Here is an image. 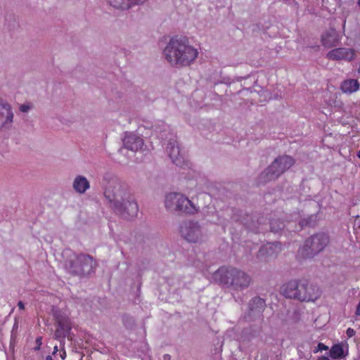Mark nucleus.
<instances>
[{
    "label": "nucleus",
    "mask_w": 360,
    "mask_h": 360,
    "mask_svg": "<svg viewBox=\"0 0 360 360\" xmlns=\"http://www.w3.org/2000/svg\"><path fill=\"white\" fill-rule=\"evenodd\" d=\"M265 301L259 297H253L249 302V313L245 316L248 321H252L255 317L260 316L265 307Z\"/></svg>",
    "instance_id": "obj_16"
},
{
    "label": "nucleus",
    "mask_w": 360,
    "mask_h": 360,
    "mask_svg": "<svg viewBox=\"0 0 360 360\" xmlns=\"http://www.w3.org/2000/svg\"><path fill=\"white\" fill-rule=\"evenodd\" d=\"M58 352V346L55 345L53 347V352L52 353L53 355L56 354V353Z\"/></svg>",
    "instance_id": "obj_31"
},
{
    "label": "nucleus",
    "mask_w": 360,
    "mask_h": 360,
    "mask_svg": "<svg viewBox=\"0 0 360 360\" xmlns=\"http://www.w3.org/2000/svg\"><path fill=\"white\" fill-rule=\"evenodd\" d=\"M80 360H82V359Z\"/></svg>",
    "instance_id": "obj_36"
},
{
    "label": "nucleus",
    "mask_w": 360,
    "mask_h": 360,
    "mask_svg": "<svg viewBox=\"0 0 360 360\" xmlns=\"http://www.w3.org/2000/svg\"><path fill=\"white\" fill-rule=\"evenodd\" d=\"M170 359V356L169 354L164 355L165 360H169Z\"/></svg>",
    "instance_id": "obj_32"
},
{
    "label": "nucleus",
    "mask_w": 360,
    "mask_h": 360,
    "mask_svg": "<svg viewBox=\"0 0 360 360\" xmlns=\"http://www.w3.org/2000/svg\"><path fill=\"white\" fill-rule=\"evenodd\" d=\"M163 54L172 66L182 68L193 64L198 57L199 51L186 37L176 36L167 44Z\"/></svg>",
    "instance_id": "obj_2"
},
{
    "label": "nucleus",
    "mask_w": 360,
    "mask_h": 360,
    "mask_svg": "<svg viewBox=\"0 0 360 360\" xmlns=\"http://www.w3.org/2000/svg\"><path fill=\"white\" fill-rule=\"evenodd\" d=\"M329 243V236L318 233L308 238L299 248L298 255L302 258H313L322 252Z\"/></svg>",
    "instance_id": "obj_7"
},
{
    "label": "nucleus",
    "mask_w": 360,
    "mask_h": 360,
    "mask_svg": "<svg viewBox=\"0 0 360 360\" xmlns=\"http://www.w3.org/2000/svg\"><path fill=\"white\" fill-rule=\"evenodd\" d=\"M321 296L319 288L306 280H300L299 301L314 302Z\"/></svg>",
    "instance_id": "obj_10"
},
{
    "label": "nucleus",
    "mask_w": 360,
    "mask_h": 360,
    "mask_svg": "<svg viewBox=\"0 0 360 360\" xmlns=\"http://www.w3.org/2000/svg\"><path fill=\"white\" fill-rule=\"evenodd\" d=\"M328 347L325 345L323 343H321V342H319L317 345V347H316L314 350H313V352L314 353H317L319 352H321V351H323V350H328Z\"/></svg>",
    "instance_id": "obj_23"
},
{
    "label": "nucleus",
    "mask_w": 360,
    "mask_h": 360,
    "mask_svg": "<svg viewBox=\"0 0 360 360\" xmlns=\"http://www.w3.org/2000/svg\"><path fill=\"white\" fill-rule=\"evenodd\" d=\"M69 258L65 262V269L73 276H85L94 272L96 262L94 258L86 254H75L70 252Z\"/></svg>",
    "instance_id": "obj_4"
},
{
    "label": "nucleus",
    "mask_w": 360,
    "mask_h": 360,
    "mask_svg": "<svg viewBox=\"0 0 360 360\" xmlns=\"http://www.w3.org/2000/svg\"><path fill=\"white\" fill-rule=\"evenodd\" d=\"M356 56V52L350 48H336L330 51L326 57L332 60L352 61Z\"/></svg>",
    "instance_id": "obj_14"
},
{
    "label": "nucleus",
    "mask_w": 360,
    "mask_h": 360,
    "mask_svg": "<svg viewBox=\"0 0 360 360\" xmlns=\"http://www.w3.org/2000/svg\"><path fill=\"white\" fill-rule=\"evenodd\" d=\"M104 196L113 210L127 219L137 216L139 207L128 188L118 178L111 177L104 190Z\"/></svg>",
    "instance_id": "obj_1"
},
{
    "label": "nucleus",
    "mask_w": 360,
    "mask_h": 360,
    "mask_svg": "<svg viewBox=\"0 0 360 360\" xmlns=\"http://www.w3.org/2000/svg\"><path fill=\"white\" fill-rule=\"evenodd\" d=\"M321 39V44L324 47L330 48L338 44L340 41V37L334 28H330L322 34Z\"/></svg>",
    "instance_id": "obj_18"
},
{
    "label": "nucleus",
    "mask_w": 360,
    "mask_h": 360,
    "mask_svg": "<svg viewBox=\"0 0 360 360\" xmlns=\"http://www.w3.org/2000/svg\"><path fill=\"white\" fill-rule=\"evenodd\" d=\"M59 354H60V358L63 360H64L65 359V357H66V352H65L64 349H62L60 350Z\"/></svg>",
    "instance_id": "obj_29"
},
{
    "label": "nucleus",
    "mask_w": 360,
    "mask_h": 360,
    "mask_svg": "<svg viewBox=\"0 0 360 360\" xmlns=\"http://www.w3.org/2000/svg\"><path fill=\"white\" fill-rule=\"evenodd\" d=\"M167 152L172 162L176 166L189 167V162L186 160L184 153L180 149L176 139H170L167 143Z\"/></svg>",
    "instance_id": "obj_12"
},
{
    "label": "nucleus",
    "mask_w": 360,
    "mask_h": 360,
    "mask_svg": "<svg viewBox=\"0 0 360 360\" xmlns=\"http://www.w3.org/2000/svg\"><path fill=\"white\" fill-rule=\"evenodd\" d=\"M36 344H37V346L35 347L34 349L39 350L41 345H42V338L41 337H38L36 339Z\"/></svg>",
    "instance_id": "obj_27"
},
{
    "label": "nucleus",
    "mask_w": 360,
    "mask_h": 360,
    "mask_svg": "<svg viewBox=\"0 0 360 360\" xmlns=\"http://www.w3.org/2000/svg\"><path fill=\"white\" fill-rule=\"evenodd\" d=\"M282 250V245L280 242L268 243L259 250L257 257L264 262L275 258Z\"/></svg>",
    "instance_id": "obj_13"
},
{
    "label": "nucleus",
    "mask_w": 360,
    "mask_h": 360,
    "mask_svg": "<svg viewBox=\"0 0 360 360\" xmlns=\"http://www.w3.org/2000/svg\"><path fill=\"white\" fill-rule=\"evenodd\" d=\"M355 315L356 316H360V300L356 307Z\"/></svg>",
    "instance_id": "obj_28"
},
{
    "label": "nucleus",
    "mask_w": 360,
    "mask_h": 360,
    "mask_svg": "<svg viewBox=\"0 0 360 360\" xmlns=\"http://www.w3.org/2000/svg\"><path fill=\"white\" fill-rule=\"evenodd\" d=\"M346 334L347 338H350L355 335L356 331L352 328H348L346 330Z\"/></svg>",
    "instance_id": "obj_26"
},
{
    "label": "nucleus",
    "mask_w": 360,
    "mask_h": 360,
    "mask_svg": "<svg viewBox=\"0 0 360 360\" xmlns=\"http://www.w3.org/2000/svg\"><path fill=\"white\" fill-rule=\"evenodd\" d=\"M181 236L189 243H200L207 239L206 231L197 221H185L179 227Z\"/></svg>",
    "instance_id": "obj_8"
},
{
    "label": "nucleus",
    "mask_w": 360,
    "mask_h": 360,
    "mask_svg": "<svg viewBox=\"0 0 360 360\" xmlns=\"http://www.w3.org/2000/svg\"><path fill=\"white\" fill-rule=\"evenodd\" d=\"M165 205L166 209L170 212H181L194 214L200 211L199 207L180 193H168L165 197Z\"/></svg>",
    "instance_id": "obj_5"
},
{
    "label": "nucleus",
    "mask_w": 360,
    "mask_h": 360,
    "mask_svg": "<svg viewBox=\"0 0 360 360\" xmlns=\"http://www.w3.org/2000/svg\"><path fill=\"white\" fill-rule=\"evenodd\" d=\"M46 360H53V358H52V356H51L48 355V356H46Z\"/></svg>",
    "instance_id": "obj_33"
},
{
    "label": "nucleus",
    "mask_w": 360,
    "mask_h": 360,
    "mask_svg": "<svg viewBox=\"0 0 360 360\" xmlns=\"http://www.w3.org/2000/svg\"><path fill=\"white\" fill-rule=\"evenodd\" d=\"M13 118L11 105L0 97V131L9 130L13 126Z\"/></svg>",
    "instance_id": "obj_11"
},
{
    "label": "nucleus",
    "mask_w": 360,
    "mask_h": 360,
    "mask_svg": "<svg viewBox=\"0 0 360 360\" xmlns=\"http://www.w3.org/2000/svg\"><path fill=\"white\" fill-rule=\"evenodd\" d=\"M257 223H258V224H262V222H260V221H259V219H258V220H257Z\"/></svg>",
    "instance_id": "obj_35"
},
{
    "label": "nucleus",
    "mask_w": 360,
    "mask_h": 360,
    "mask_svg": "<svg viewBox=\"0 0 360 360\" xmlns=\"http://www.w3.org/2000/svg\"><path fill=\"white\" fill-rule=\"evenodd\" d=\"M122 141L124 147L133 152L140 150L144 145L143 139L140 136L131 132H126Z\"/></svg>",
    "instance_id": "obj_15"
},
{
    "label": "nucleus",
    "mask_w": 360,
    "mask_h": 360,
    "mask_svg": "<svg viewBox=\"0 0 360 360\" xmlns=\"http://www.w3.org/2000/svg\"><path fill=\"white\" fill-rule=\"evenodd\" d=\"M270 224V230L274 233H278L280 231H282L285 226V224L283 221L280 220L279 219H271L269 222Z\"/></svg>",
    "instance_id": "obj_22"
},
{
    "label": "nucleus",
    "mask_w": 360,
    "mask_h": 360,
    "mask_svg": "<svg viewBox=\"0 0 360 360\" xmlns=\"http://www.w3.org/2000/svg\"><path fill=\"white\" fill-rule=\"evenodd\" d=\"M18 307L19 309L23 310L25 309V304L22 301L18 302Z\"/></svg>",
    "instance_id": "obj_30"
},
{
    "label": "nucleus",
    "mask_w": 360,
    "mask_h": 360,
    "mask_svg": "<svg viewBox=\"0 0 360 360\" xmlns=\"http://www.w3.org/2000/svg\"><path fill=\"white\" fill-rule=\"evenodd\" d=\"M217 276L221 283L237 291L248 288L252 281L249 274L233 266L219 268L217 271Z\"/></svg>",
    "instance_id": "obj_3"
},
{
    "label": "nucleus",
    "mask_w": 360,
    "mask_h": 360,
    "mask_svg": "<svg viewBox=\"0 0 360 360\" xmlns=\"http://www.w3.org/2000/svg\"><path fill=\"white\" fill-rule=\"evenodd\" d=\"M31 108L32 105L30 104L24 103L20 106L19 110L20 112L26 113L28 112Z\"/></svg>",
    "instance_id": "obj_25"
},
{
    "label": "nucleus",
    "mask_w": 360,
    "mask_h": 360,
    "mask_svg": "<svg viewBox=\"0 0 360 360\" xmlns=\"http://www.w3.org/2000/svg\"><path fill=\"white\" fill-rule=\"evenodd\" d=\"M55 319L57 326L54 338L64 344L65 338L68 337L72 329L71 321L66 314L60 312L56 314Z\"/></svg>",
    "instance_id": "obj_9"
},
{
    "label": "nucleus",
    "mask_w": 360,
    "mask_h": 360,
    "mask_svg": "<svg viewBox=\"0 0 360 360\" xmlns=\"http://www.w3.org/2000/svg\"><path fill=\"white\" fill-rule=\"evenodd\" d=\"M300 280H292L285 283L281 287L283 296L287 298L299 300Z\"/></svg>",
    "instance_id": "obj_17"
},
{
    "label": "nucleus",
    "mask_w": 360,
    "mask_h": 360,
    "mask_svg": "<svg viewBox=\"0 0 360 360\" xmlns=\"http://www.w3.org/2000/svg\"><path fill=\"white\" fill-rule=\"evenodd\" d=\"M72 188L78 194H84L90 188L89 180L82 175H77L73 180Z\"/></svg>",
    "instance_id": "obj_19"
},
{
    "label": "nucleus",
    "mask_w": 360,
    "mask_h": 360,
    "mask_svg": "<svg viewBox=\"0 0 360 360\" xmlns=\"http://www.w3.org/2000/svg\"><path fill=\"white\" fill-rule=\"evenodd\" d=\"M356 155L360 159V150L357 151Z\"/></svg>",
    "instance_id": "obj_34"
},
{
    "label": "nucleus",
    "mask_w": 360,
    "mask_h": 360,
    "mask_svg": "<svg viewBox=\"0 0 360 360\" xmlns=\"http://www.w3.org/2000/svg\"><path fill=\"white\" fill-rule=\"evenodd\" d=\"M248 228L252 231H254L255 233H259L261 231H264L265 230V229L264 228H259V227H257L256 226L255 224H254V221H252V225H248Z\"/></svg>",
    "instance_id": "obj_24"
},
{
    "label": "nucleus",
    "mask_w": 360,
    "mask_h": 360,
    "mask_svg": "<svg viewBox=\"0 0 360 360\" xmlns=\"http://www.w3.org/2000/svg\"><path fill=\"white\" fill-rule=\"evenodd\" d=\"M295 164V160L289 155H281L259 175V181L262 183L277 179L285 171Z\"/></svg>",
    "instance_id": "obj_6"
},
{
    "label": "nucleus",
    "mask_w": 360,
    "mask_h": 360,
    "mask_svg": "<svg viewBox=\"0 0 360 360\" xmlns=\"http://www.w3.org/2000/svg\"><path fill=\"white\" fill-rule=\"evenodd\" d=\"M359 89V83L356 79H349L344 80L340 85V89L343 93L352 94Z\"/></svg>",
    "instance_id": "obj_20"
},
{
    "label": "nucleus",
    "mask_w": 360,
    "mask_h": 360,
    "mask_svg": "<svg viewBox=\"0 0 360 360\" xmlns=\"http://www.w3.org/2000/svg\"><path fill=\"white\" fill-rule=\"evenodd\" d=\"M329 356L333 359L345 358V354L342 346L340 344L334 345L329 351Z\"/></svg>",
    "instance_id": "obj_21"
}]
</instances>
